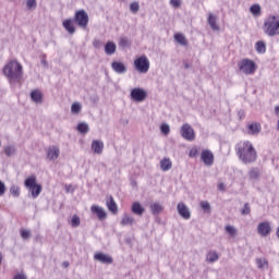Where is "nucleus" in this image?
<instances>
[{"mask_svg": "<svg viewBox=\"0 0 279 279\" xmlns=\"http://www.w3.org/2000/svg\"><path fill=\"white\" fill-rule=\"evenodd\" d=\"M236 155L243 165H252L258 158L256 148L250 141L241 142L235 146Z\"/></svg>", "mask_w": 279, "mask_h": 279, "instance_id": "f257e3e1", "label": "nucleus"}, {"mask_svg": "<svg viewBox=\"0 0 279 279\" xmlns=\"http://www.w3.org/2000/svg\"><path fill=\"white\" fill-rule=\"evenodd\" d=\"M3 74L11 84H19L23 80V65L16 60L9 61L3 68Z\"/></svg>", "mask_w": 279, "mask_h": 279, "instance_id": "f03ea898", "label": "nucleus"}, {"mask_svg": "<svg viewBox=\"0 0 279 279\" xmlns=\"http://www.w3.org/2000/svg\"><path fill=\"white\" fill-rule=\"evenodd\" d=\"M264 34L270 38L279 35V16L270 15L264 22Z\"/></svg>", "mask_w": 279, "mask_h": 279, "instance_id": "7ed1b4c3", "label": "nucleus"}, {"mask_svg": "<svg viewBox=\"0 0 279 279\" xmlns=\"http://www.w3.org/2000/svg\"><path fill=\"white\" fill-rule=\"evenodd\" d=\"M239 71L244 73V75H254L256 73V63L252 59H243L238 63Z\"/></svg>", "mask_w": 279, "mask_h": 279, "instance_id": "20e7f679", "label": "nucleus"}, {"mask_svg": "<svg viewBox=\"0 0 279 279\" xmlns=\"http://www.w3.org/2000/svg\"><path fill=\"white\" fill-rule=\"evenodd\" d=\"M26 189L32 193L33 199H36L43 193V185L36 183V177H29L24 182Z\"/></svg>", "mask_w": 279, "mask_h": 279, "instance_id": "39448f33", "label": "nucleus"}, {"mask_svg": "<svg viewBox=\"0 0 279 279\" xmlns=\"http://www.w3.org/2000/svg\"><path fill=\"white\" fill-rule=\"evenodd\" d=\"M88 13L84 9L75 12L73 22L76 23L78 27H82V29H86V27H88Z\"/></svg>", "mask_w": 279, "mask_h": 279, "instance_id": "423d86ee", "label": "nucleus"}, {"mask_svg": "<svg viewBox=\"0 0 279 279\" xmlns=\"http://www.w3.org/2000/svg\"><path fill=\"white\" fill-rule=\"evenodd\" d=\"M134 69L137 73H147L149 71V59L143 54L134 60Z\"/></svg>", "mask_w": 279, "mask_h": 279, "instance_id": "0eeeda50", "label": "nucleus"}, {"mask_svg": "<svg viewBox=\"0 0 279 279\" xmlns=\"http://www.w3.org/2000/svg\"><path fill=\"white\" fill-rule=\"evenodd\" d=\"M181 136L182 138H184L185 141H190L193 142L195 141V130H193V126H191V124L185 123L181 126Z\"/></svg>", "mask_w": 279, "mask_h": 279, "instance_id": "6e6552de", "label": "nucleus"}, {"mask_svg": "<svg viewBox=\"0 0 279 279\" xmlns=\"http://www.w3.org/2000/svg\"><path fill=\"white\" fill-rule=\"evenodd\" d=\"M131 99L137 102L145 101L147 99V92L141 87H135L131 90Z\"/></svg>", "mask_w": 279, "mask_h": 279, "instance_id": "1a4fd4ad", "label": "nucleus"}, {"mask_svg": "<svg viewBox=\"0 0 279 279\" xmlns=\"http://www.w3.org/2000/svg\"><path fill=\"white\" fill-rule=\"evenodd\" d=\"M201 160L206 165V167H213V165H215V155L213 151L205 149L201 154Z\"/></svg>", "mask_w": 279, "mask_h": 279, "instance_id": "9d476101", "label": "nucleus"}, {"mask_svg": "<svg viewBox=\"0 0 279 279\" xmlns=\"http://www.w3.org/2000/svg\"><path fill=\"white\" fill-rule=\"evenodd\" d=\"M94 259H96L98 263H101L102 265H112V263H114L112 256L102 252L96 253L94 255Z\"/></svg>", "mask_w": 279, "mask_h": 279, "instance_id": "9b49d317", "label": "nucleus"}, {"mask_svg": "<svg viewBox=\"0 0 279 279\" xmlns=\"http://www.w3.org/2000/svg\"><path fill=\"white\" fill-rule=\"evenodd\" d=\"M257 234H259V236H269V234H271V225L269 221L260 222L257 226Z\"/></svg>", "mask_w": 279, "mask_h": 279, "instance_id": "f8f14e48", "label": "nucleus"}, {"mask_svg": "<svg viewBox=\"0 0 279 279\" xmlns=\"http://www.w3.org/2000/svg\"><path fill=\"white\" fill-rule=\"evenodd\" d=\"M177 210L180 217H182L183 219H186V220L191 219V209H189L186 204L179 203L177 206Z\"/></svg>", "mask_w": 279, "mask_h": 279, "instance_id": "ddd939ff", "label": "nucleus"}, {"mask_svg": "<svg viewBox=\"0 0 279 279\" xmlns=\"http://www.w3.org/2000/svg\"><path fill=\"white\" fill-rule=\"evenodd\" d=\"M60 158V147L58 146H50L47 149V159L50 161L58 160Z\"/></svg>", "mask_w": 279, "mask_h": 279, "instance_id": "4468645a", "label": "nucleus"}, {"mask_svg": "<svg viewBox=\"0 0 279 279\" xmlns=\"http://www.w3.org/2000/svg\"><path fill=\"white\" fill-rule=\"evenodd\" d=\"M111 69L114 71V73H118L119 75H123L124 73H128V68L123 62L113 61L111 63Z\"/></svg>", "mask_w": 279, "mask_h": 279, "instance_id": "2eb2a0df", "label": "nucleus"}, {"mask_svg": "<svg viewBox=\"0 0 279 279\" xmlns=\"http://www.w3.org/2000/svg\"><path fill=\"white\" fill-rule=\"evenodd\" d=\"M90 210L94 215L98 217L99 221H104V219H106L107 217L106 210L98 205H93L90 207Z\"/></svg>", "mask_w": 279, "mask_h": 279, "instance_id": "dca6fc26", "label": "nucleus"}, {"mask_svg": "<svg viewBox=\"0 0 279 279\" xmlns=\"http://www.w3.org/2000/svg\"><path fill=\"white\" fill-rule=\"evenodd\" d=\"M260 123L254 122L247 125V133L251 134L252 136H258L260 134Z\"/></svg>", "mask_w": 279, "mask_h": 279, "instance_id": "f3484780", "label": "nucleus"}, {"mask_svg": "<svg viewBox=\"0 0 279 279\" xmlns=\"http://www.w3.org/2000/svg\"><path fill=\"white\" fill-rule=\"evenodd\" d=\"M92 151H94V154H98V156H100V154H104V142L99 140H94L92 142Z\"/></svg>", "mask_w": 279, "mask_h": 279, "instance_id": "a211bd4d", "label": "nucleus"}, {"mask_svg": "<svg viewBox=\"0 0 279 279\" xmlns=\"http://www.w3.org/2000/svg\"><path fill=\"white\" fill-rule=\"evenodd\" d=\"M132 214L137 215L138 217H143V215L145 214V208L138 202H135L132 205Z\"/></svg>", "mask_w": 279, "mask_h": 279, "instance_id": "6ab92c4d", "label": "nucleus"}, {"mask_svg": "<svg viewBox=\"0 0 279 279\" xmlns=\"http://www.w3.org/2000/svg\"><path fill=\"white\" fill-rule=\"evenodd\" d=\"M31 99L34 104H43V92L35 89L31 93Z\"/></svg>", "mask_w": 279, "mask_h": 279, "instance_id": "aec40b11", "label": "nucleus"}, {"mask_svg": "<svg viewBox=\"0 0 279 279\" xmlns=\"http://www.w3.org/2000/svg\"><path fill=\"white\" fill-rule=\"evenodd\" d=\"M107 208L112 213V215H117L119 213V207L117 206V203L114 202V197L110 196L109 201H107Z\"/></svg>", "mask_w": 279, "mask_h": 279, "instance_id": "412c9836", "label": "nucleus"}, {"mask_svg": "<svg viewBox=\"0 0 279 279\" xmlns=\"http://www.w3.org/2000/svg\"><path fill=\"white\" fill-rule=\"evenodd\" d=\"M207 21L209 27H211L214 32H219V25H217V16H215V14L210 13Z\"/></svg>", "mask_w": 279, "mask_h": 279, "instance_id": "4be33fe9", "label": "nucleus"}, {"mask_svg": "<svg viewBox=\"0 0 279 279\" xmlns=\"http://www.w3.org/2000/svg\"><path fill=\"white\" fill-rule=\"evenodd\" d=\"M105 52L107 56H113V53H117V45L112 41H108L105 45Z\"/></svg>", "mask_w": 279, "mask_h": 279, "instance_id": "5701e85b", "label": "nucleus"}, {"mask_svg": "<svg viewBox=\"0 0 279 279\" xmlns=\"http://www.w3.org/2000/svg\"><path fill=\"white\" fill-rule=\"evenodd\" d=\"M250 180H260V168L254 167L248 170Z\"/></svg>", "mask_w": 279, "mask_h": 279, "instance_id": "b1692460", "label": "nucleus"}, {"mask_svg": "<svg viewBox=\"0 0 279 279\" xmlns=\"http://www.w3.org/2000/svg\"><path fill=\"white\" fill-rule=\"evenodd\" d=\"M219 260V253L217 251H209L206 255L207 263H217Z\"/></svg>", "mask_w": 279, "mask_h": 279, "instance_id": "393cba45", "label": "nucleus"}, {"mask_svg": "<svg viewBox=\"0 0 279 279\" xmlns=\"http://www.w3.org/2000/svg\"><path fill=\"white\" fill-rule=\"evenodd\" d=\"M165 210V207L160 203H154L150 205L151 215H160Z\"/></svg>", "mask_w": 279, "mask_h": 279, "instance_id": "a878e982", "label": "nucleus"}, {"mask_svg": "<svg viewBox=\"0 0 279 279\" xmlns=\"http://www.w3.org/2000/svg\"><path fill=\"white\" fill-rule=\"evenodd\" d=\"M63 27L66 29L71 35L75 34V26H73V20L68 19L63 21Z\"/></svg>", "mask_w": 279, "mask_h": 279, "instance_id": "bb28decb", "label": "nucleus"}, {"mask_svg": "<svg viewBox=\"0 0 279 279\" xmlns=\"http://www.w3.org/2000/svg\"><path fill=\"white\" fill-rule=\"evenodd\" d=\"M171 167H173V163L171 162V159L163 158L160 161V169H161V171H169V169H171Z\"/></svg>", "mask_w": 279, "mask_h": 279, "instance_id": "cd10ccee", "label": "nucleus"}, {"mask_svg": "<svg viewBox=\"0 0 279 279\" xmlns=\"http://www.w3.org/2000/svg\"><path fill=\"white\" fill-rule=\"evenodd\" d=\"M174 40L179 43V45H182V47H186V45H189V40L183 34H175Z\"/></svg>", "mask_w": 279, "mask_h": 279, "instance_id": "c85d7f7f", "label": "nucleus"}, {"mask_svg": "<svg viewBox=\"0 0 279 279\" xmlns=\"http://www.w3.org/2000/svg\"><path fill=\"white\" fill-rule=\"evenodd\" d=\"M255 49L257 53H265L267 51V45L265 44V41L259 40L255 44Z\"/></svg>", "mask_w": 279, "mask_h": 279, "instance_id": "c756f323", "label": "nucleus"}, {"mask_svg": "<svg viewBox=\"0 0 279 279\" xmlns=\"http://www.w3.org/2000/svg\"><path fill=\"white\" fill-rule=\"evenodd\" d=\"M77 131H78L81 134H88V132H90V128L88 126V123H86V122H81V123H78V125H77Z\"/></svg>", "mask_w": 279, "mask_h": 279, "instance_id": "7c9ffc66", "label": "nucleus"}, {"mask_svg": "<svg viewBox=\"0 0 279 279\" xmlns=\"http://www.w3.org/2000/svg\"><path fill=\"white\" fill-rule=\"evenodd\" d=\"M4 154L8 156V158H11V156L16 155V147L13 145L4 146Z\"/></svg>", "mask_w": 279, "mask_h": 279, "instance_id": "2f4dec72", "label": "nucleus"}, {"mask_svg": "<svg viewBox=\"0 0 279 279\" xmlns=\"http://www.w3.org/2000/svg\"><path fill=\"white\" fill-rule=\"evenodd\" d=\"M121 226H134V218L129 215H124L121 220Z\"/></svg>", "mask_w": 279, "mask_h": 279, "instance_id": "473e14b6", "label": "nucleus"}, {"mask_svg": "<svg viewBox=\"0 0 279 279\" xmlns=\"http://www.w3.org/2000/svg\"><path fill=\"white\" fill-rule=\"evenodd\" d=\"M250 12L253 14V16H260V4L251 5Z\"/></svg>", "mask_w": 279, "mask_h": 279, "instance_id": "72a5a7b5", "label": "nucleus"}, {"mask_svg": "<svg viewBox=\"0 0 279 279\" xmlns=\"http://www.w3.org/2000/svg\"><path fill=\"white\" fill-rule=\"evenodd\" d=\"M256 265H257V268L258 269H263V267H269V262H267V259H263V258H256L255 260Z\"/></svg>", "mask_w": 279, "mask_h": 279, "instance_id": "f704fd0d", "label": "nucleus"}, {"mask_svg": "<svg viewBox=\"0 0 279 279\" xmlns=\"http://www.w3.org/2000/svg\"><path fill=\"white\" fill-rule=\"evenodd\" d=\"M82 221L80 220V216L74 215L71 219V227L72 228H80Z\"/></svg>", "mask_w": 279, "mask_h": 279, "instance_id": "c9c22d12", "label": "nucleus"}, {"mask_svg": "<svg viewBox=\"0 0 279 279\" xmlns=\"http://www.w3.org/2000/svg\"><path fill=\"white\" fill-rule=\"evenodd\" d=\"M81 111H82V105L80 102H74L71 107V112L73 114H80Z\"/></svg>", "mask_w": 279, "mask_h": 279, "instance_id": "e433bc0d", "label": "nucleus"}, {"mask_svg": "<svg viewBox=\"0 0 279 279\" xmlns=\"http://www.w3.org/2000/svg\"><path fill=\"white\" fill-rule=\"evenodd\" d=\"M26 8L27 10H36V8H38V3L36 0H26Z\"/></svg>", "mask_w": 279, "mask_h": 279, "instance_id": "4c0bfd02", "label": "nucleus"}, {"mask_svg": "<svg viewBox=\"0 0 279 279\" xmlns=\"http://www.w3.org/2000/svg\"><path fill=\"white\" fill-rule=\"evenodd\" d=\"M225 230L230 236H236V228L234 226H227Z\"/></svg>", "mask_w": 279, "mask_h": 279, "instance_id": "58836bf2", "label": "nucleus"}, {"mask_svg": "<svg viewBox=\"0 0 279 279\" xmlns=\"http://www.w3.org/2000/svg\"><path fill=\"white\" fill-rule=\"evenodd\" d=\"M141 10V5L138 4V2H132L130 4V11L133 13V14H137V12Z\"/></svg>", "mask_w": 279, "mask_h": 279, "instance_id": "ea45409f", "label": "nucleus"}, {"mask_svg": "<svg viewBox=\"0 0 279 279\" xmlns=\"http://www.w3.org/2000/svg\"><path fill=\"white\" fill-rule=\"evenodd\" d=\"M10 193L13 195V197H19L21 195V190L16 185H12L10 187Z\"/></svg>", "mask_w": 279, "mask_h": 279, "instance_id": "a19ab883", "label": "nucleus"}, {"mask_svg": "<svg viewBox=\"0 0 279 279\" xmlns=\"http://www.w3.org/2000/svg\"><path fill=\"white\" fill-rule=\"evenodd\" d=\"M252 213V208L250 207V203H245L244 207L241 209V215H250Z\"/></svg>", "mask_w": 279, "mask_h": 279, "instance_id": "79ce46f5", "label": "nucleus"}, {"mask_svg": "<svg viewBox=\"0 0 279 279\" xmlns=\"http://www.w3.org/2000/svg\"><path fill=\"white\" fill-rule=\"evenodd\" d=\"M161 133L167 136L171 132V129L169 128V124L165 123L160 126Z\"/></svg>", "mask_w": 279, "mask_h": 279, "instance_id": "37998d69", "label": "nucleus"}, {"mask_svg": "<svg viewBox=\"0 0 279 279\" xmlns=\"http://www.w3.org/2000/svg\"><path fill=\"white\" fill-rule=\"evenodd\" d=\"M120 47H130V40L125 37H122L119 43Z\"/></svg>", "mask_w": 279, "mask_h": 279, "instance_id": "c03bdc74", "label": "nucleus"}, {"mask_svg": "<svg viewBox=\"0 0 279 279\" xmlns=\"http://www.w3.org/2000/svg\"><path fill=\"white\" fill-rule=\"evenodd\" d=\"M201 208H203L204 210H210V203H208L207 201H203L199 203Z\"/></svg>", "mask_w": 279, "mask_h": 279, "instance_id": "a18cd8bd", "label": "nucleus"}, {"mask_svg": "<svg viewBox=\"0 0 279 279\" xmlns=\"http://www.w3.org/2000/svg\"><path fill=\"white\" fill-rule=\"evenodd\" d=\"M21 236H22V239L27 240V239H29V236H32V233L29 232V230H22Z\"/></svg>", "mask_w": 279, "mask_h": 279, "instance_id": "49530a36", "label": "nucleus"}, {"mask_svg": "<svg viewBox=\"0 0 279 279\" xmlns=\"http://www.w3.org/2000/svg\"><path fill=\"white\" fill-rule=\"evenodd\" d=\"M172 8H180L182 5V0H170Z\"/></svg>", "mask_w": 279, "mask_h": 279, "instance_id": "de8ad7c7", "label": "nucleus"}, {"mask_svg": "<svg viewBox=\"0 0 279 279\" xmlns=\"http://www.w3.org/2000/svg\"><path fill=\"white\" fill-rule=\"evenodd\" d=\"M3 195H5V183L0 181V197H3Z\"/></svg>", "mask_w": 279, "mask_h": 279, "instance_id": "09e8293b", "label": "nucleus"}, {"mask_svg": "<svg viewBox=\"0 0 279 279\" xmlns=\"http://www.w3.org/2000/svg\"><path fill=\"white\" fill-rule=\"evenodd\" d=\"M41 64L47 69L49 66V63L47 62V54L41 56Z\"/></svg>", "mask_w": 279, "mask_h": 279, "instance_id": "8fccbe9b", "label": "nucleus"}, {"mask_svg": "<svg viewBox=\"0 0 279 279\" xmlns=\"http://www.w3.org/2000/svg\"><path fill=\"white\" fill-rule=\"evenodd\" d=\"M198 151H197V148H192L190 150V158H195V156H197Z\"/></svg>", "mask_w": 279, "mask_h": 279, "instance_id": "3c124183", "label": "nucleus"}, {"mask_svg": "<svg viewBox=\"0 0 279 279\" xmlns=\"http://www.w3.org/2000/svg\"><path fill=\"white\" fill-rule=\"evenodd\" d=\"M13 279H27V276L25 274H16Z\"/></svg>", "mask_w": 279, "mask_h": 279, "instance_id": "603ef678", "label": "nucleus"}, {"mask_svg": "<svg viewBox=\"0 0 279 279\" xmlns=\"http://www.w3.org/2000/svg\"><path fill=\"white\" fill-rule=\"evenodd\" d=\"M218 191H226V184L219 183L218 184Z\"/></svg>", "mask_w": 279, "mask_h": 279, "instance_id": "864d4df0", "label": "nucleus"}, {"mask_svg": "<svg viewBox=\"0 0 279 279\" xmlns=\"http://www.w3.org/2000/svg\"><path fill=\"white\" fill-rule=\"evenodd\" d=\"M275 114L279 118V105L275 107Z\"/></svg>", "mask_w": 279, "mask_h": 279, "instance_id": "5fc2aeb1", "label": "nucleus"}, {"mask_svg": "<svg viewBox=\"0 0 279 279\" xmlns=\"http://www.w3.org/2000/svg\"><path fill=\"white\" fill-rule=\"evenodd\" d=\"M184 69H191V64L184 63Z\"/></svg>", "mask_w": 279, "mask_h": 279, "instance_id": "6e6d98bb", "label": "nucleus"}, {"mask_svg": "<svg viewBox=\"0 0 279 279\" xmlns=\"http://www.w3.org/2000/svg\"><path fill=\"white\" fill-rule=\"evenodd\" d=\"M69 265H70L69 262L63 263V267H69Z\"/></svg>", "mask_w": 279, "mask_h": 279, "instance_id": "4d7b16f0", "label": "nucleus"}, {"mask_svg": "<svg viewBox=\"0 0 279 279\" xmlns=\"http://www.w3.org/2000/svg\"><path fill=\"white\" fill-rule=\"evenodd\" d=\"M1 260H3V256L0 253V265H1Z\"/></svg>", "mask_w": 279, "mask_h": 279, "instance_id": "13d9d810", "label": "nucleus"}, {"mask_svg": "<svg viewBox=\"0 0 279 279\" xmlns=\"http://www.w3.org/2000/svg\"><path fill=\"white\" fill-rule=\"evenodd\" d=\"M277 130L279 131V120L277 121Z\"/></svg>", "mask_w": 279, "mask_h": 279, "instance_id": "bf43d9fd", "label": "nucleus"}, {"mask_svg": "<svg viewBox=\"0 0 279 279\" xmlns=\"http://www.w3.org/2000/svg\"><path fill=\"white\" fill-rule=\"evenodd\" d=\"M242 114H243V111H239V116L242 117Z\"/></svg>", "mask_w": 279, "mask_h": 279, "instance_id": "052dcab7", "label": "nucleus"}, {"mask_svg": "<svg viewBox=\"0 0 279 279\" xmlns=\"http://www.w3.org/2000/svg\"><path fill=\"white\" fill-rule=\"evenodd\" d=\"M0 147H1V142H0Z\"/></svg>", "mask_w": 279, "mask_h": 279, "instance_id": "680f3d73", "label": "nucleus"}]
</instances>
